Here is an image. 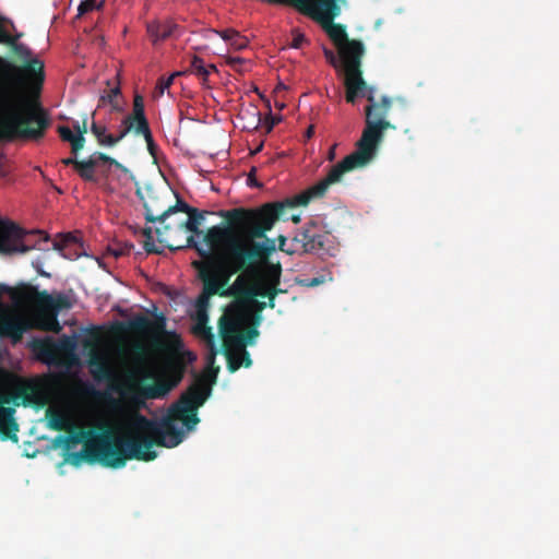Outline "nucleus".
I'll list each match as a JSON object with an SVG mask.
<instances>
[{"instance_id": "1", "label": "nucleus", "mask_w": 559, "mask_h": 559, "mask_svg": "<svg viewBox=\"0 0 559 559\" xmlns=\"http://www.w3.org/2000/svg\"><path fill=\"white\" fill-rule=\"evenodd\" d=\"M217 372L218 368L204 365L202 376L164 416L156 420L147 419L143 415L132 416L123 433L117 436L115 444L108 433L96 435L92 430L73 433L69 439L73 443L85 441L86 455L111 467H121L124 459L151 461L157 456L153 450L155 444L174 448L194 429L199 419L195 414L188 413L201 406L211 395Z\"/></svg>"}, {"instance_id": "2", "label": "nucleus", "mask_w": 559, "mask_h": 559, "mask_svg": "<svg viewBox=\"0 0 559 559\" xmlns=\"http://www.w3.org/2000/svg\"><path fill=\"white\" fill-rule=\"evenodd\" d=\"M205 219L203 212L194 210L188 218L180 223L181 227L193 233L181 248H193L206 258L200 274L203 281V290L189 308L192 320V332L203 344V359L205 366L212 368L215 364L217 347L211 329L207 328L210 297L216 294L240 270L248 257L255 251H269L273 245L269 242L255 243L250 235L225 225L211 227L205 236L206 245H201L197 238L201 235L199 225ZM175 249H180L176 247Z\"/></svg>"}, {"instance_id": "3", "label": "nucleus", "mask_w": 559, "mask_h": 559, "mask_svg": "<svg viewBox=\"0 0 559 559\" xmlns=\"http://www.w3.org/2000/svg\"><path fill=\"white\" fill-rule=\"evenodd\" d=\"M23 33L14 22L0 14V44H7L26 66H16L0 57V136L5 140H37L49 119L37 98L45 81V66L37 53L20 39Z\"/></svg>"}, {"instance_id": "4", "label": "nucleus", "mask_w": 559, "mask_h": 559, "mask_svg": "<svg viewBox=\"0 0 559 559\" xmlns=\"http://www.w3.org/2000/svg\"><path fill=\"white\" fill-rule=\"evenodd\" d=\"M381 103V105L376 103L373 106L366 108V126L357 143L356 151L334 165L321 181L287 201L289 205H307L310 200L324 195L328 188L341 181L345 173L365 166L373 158L384 131L391 127L390 122L386 120L391 106L389 96H383Z\"/></svg>"}, {"instance_id": "5", "label": "nucleus", "mask_w": 559, "mask_h": 559, "mask_svg": "<svg viewBox=\"0 0 559 559\" xmlns=\"http://www.w3.org/2000/svg\"><path fill=\"white\" fill-rule=\"evenodd\" d=\"M265 304H259L255 299L237 300L227 306L221 318V329L224 343L227 347L226 354L229 369L236 371L241 366L249 367L251 359L247 352V345L253 344L258 336V331L251 329L247 335L236 334L253 324L254 314L262 310Z\"/></svg>"}, {"instance_id": "6", "label": "nucleus", "mask_w": 559, "mask_h": 559, "mask_svg": "<svg viewBox=\"0 0 559 559\" xmlns=\"http://www.w3.org/2000/svg\"><path fill=\"white\" fill-rule=\"evenodd\" d=\"M278 2L290 3L300 12L320 23L328 36L337 46L341 57L343 49L356 41L348 40L345 29L333 23L343 8L347 7V0H284Z\"/></svg>"}, {"instance_id": "7", "label": "nucleus", "mask_w": 559, "mask_h": 559, "mask_svg": "<svg viewBox=\"0 0 559 559\" xmlns=\"http://www.w3.org/2000/svg\"><path fill=\"white\" fill-rule=\"evenodd\" d=\"M50 426L72 431L97 425V416L75 399L68 395L57 396L49 405Z\"/></svg>"}, {"instance_id": "8", "label": "nucleus", "mask_w": 559, "mask_h": 559, "mask_svg": "<svg viewBox=\"0 0 559 559\" xmlns=\"http://www.w3.org/2000/svg\"><path fill=\"white\" fill-rule=\"evenodd\" d=\"M281 267L265 263L259 271L239 275L226 294L239 293L247 296H270L274 298V290L280 283Z\"/></svg>"}, {"instance_id": "9", "label": "nucleus", "mask_w": 559, "mask_h": 559, "mask_svg": "<svg viewBox=\"0 0 559 559\" xmlns=\"http://www.w3.org/2000/svg\"><path fill=\"white\" fill-rule=\"evenodd\" d=\"M48 241L49 236L43 230H24L16 224L0 218V251L4 253H24L32 249H41L40 242Z\"/></svg>"}, {"instance_id": "10", "label": "nucleus", "mask_w": 559, "mask_h": 559, "mask_svg": "<svg viewBox=\"0 0 559 559\" xmlns=\"http://www.w3.org/2000/svg\"><path fill=\"white\" fill-rule=\"evenodd\" d=\"M365 47L361 41H355L342 51V61L345 67L346 100L354 104L357 98L365 97L366 82L359 70Z\"/></svg>"}, {"instance_id": "11", "label": "nucleus", "mask_w": 559, "mask_h": 559, "mask_svg": "<svg viewBox=\"0 0 559 559\" xmlns=\"http://www.w3.org/2000/svg\"><path fill=\"white\" fill-rule=\"evenodd\" d=\"M328 235L317 223H309L294 238H281L280 249L288 254L320 253L325 248Z\"/></svg>"}, {"instance_id": "12", "label": "nucleus", "mask_w": 559, "mask_h": 559, "mask_svg": "<svg viewBox=\"0 0 559 559\" xmlns=\"http://www.w3.org/2000/svg\"><path fill=\"white\" fill-rule=\"evenodd\" d=\"M102 160H108V156L95 152L83 160H79L78 156L72 154L71 157L63 158L62 163L67 166L72 165L84 181L98 183L99 177L97 176V167Z\"/></svg>"}, {"instance_id": "13", "label": "nucleus", "mask_w": 559, "mask_h": 559, "mask_svg": "<svg viewBox=\"0 0 559 559\" xmlns=\"http://www.w3.org/2000/svg\"><path fill=\"white\" fill-rule=\"evenodd\" d=\"M285 203L266 204L260 209L252 217L249 225V233L253 236H262L265 230H270L278 219L281 211Z\"/></svg>"}, {"instance_id": "14", "label": "nucleus", "mask_w": 559, "mask_h": 559, "mask_svg": "<svg viewBox=\"0 0 559 559\" xmlns=\"http://www.w3.org/2000/svg\"><path fill=\"white\" fill-rule=\"evenodd\" d=\"M146 32L153 45H157L168 38L179 37L181 32L179 25L171 20H155L146 25Z\"/></svg>"}, {"instance_id": "15", "label": "nucleus", "mask_w": 559, "mask_h": 559, "mask_svg": "<svg viewBox=\"0 0 559 559\" xmlns=\"http://www.w3.org/2000/svg\"><path fill=\"white\" fill-rule=\"evenodd\" d=\"M112 175L120 186L128 187L134 181L132 173L123 165L108 156V160H102L97 167V176L99 180Z\"/></svg>"}, {"instance_id": "16", "label": "nucleus", "mask_w": 559, "mask_h": 559, "mask_svg": "<svg viewBox=\"0 0 559 559\" xmlns=\"http://www.w3.org/2000/svg\"><path fill=\"white\" fill-rule=\"evenodd\" d=\"M52 248L59 254L68 260H75L82 254V246L76 236L72 234L60 235L58 239L52 241Z\"/></svg>"}, {"instance_id": "17", "label": "nucleus", "mask_w": 559, "mask_h": 559, "mask_svg": "<svg viewBox=\"0 0 559 559\" xmlns=\"http://www.w3.org/2000/svg\"><path fill=\"white\" fill-rule=\"evenodd\" d=\"M60 138L71 144L72 154L78 156L79 151L83 148L85 138L80 129L79 122L73 126V129L67 126H60L58 128Z\"/></svg>"}, {"instance_id": "18", "label": "nucleus", "mask_w": 559, "mask_h": 559, "mask_svg": "<svg viewBox=\"0 0 559 559\" xmlns=\"http://www.w3.org/2000/svg\"><path fill=\"white\" fill-rule=\"evenodd\" d=\"M195 210V207H192L190 206L189 204H187L183 200H181L180 198L177 197V203L176 205L169 207L168 210H166L165 212H163L159 216H154L148 210L146 211L145 213V218L146 221L148 222H152V223H155V222H159V223H163L165 222L170 215L181 211V212H186L187 214L193 212Z\"/></svg>"}, {"instance_id": "19", "label": "nucleus", "mask_w": 559, "mask_h": 559, "mask_svg": "<svg viewBox=\"0 0 559 559\" xmlns=\"http://www.w3.org/2000/svg\"><path fill=\"white\" fill-rule=\"evenodd\" d=\"M217 71V68L215 64L210 63L205 64L204 60L198 56H193L190 61V69L189 72L197 75L203 85L206 84L209 75L211 72Z\"/></svg>"}, {"instance_id": "20", "label": "nucleus", "mask_w": 559, "mask_h": 559, "mask_svg": "<svg viewBox=\"0 0 559 559\" xmlns=\"http://www.w3.org/2000/svg\"><path fill=\"white\" fill-rule=\"evenodd\" d=\"M13 415V408L0 407V432L8 437L17 430Z\"/></svg>"}, {"instance_id": "21", "label": "nucleus", "mask_w": 559, "mask_h": 559, "mask_svg": "<svg viewBox=\"0 0 559 559\" xmlns=\"http://www.w3.org/2000/svg\"><path fill=\"white\" fill-rule=\"evenodd\" d=\"M91 131L97 138V141L103 146H114L115 144H109V139H114V135L108 133L107 128L105 126H100L96 122L92 123Z\"/></svg>"}, {"instance_id": "22", "label": "nucleus", "mask_w": 559, "mask_h": 559, "mask_svg": "<svg viewBox=\"0 0 559 559\" xmlns=\"http://www.w3.org/2000/svg\"><path fill=\"white\" fill-rule=\"evenodd\" d=\"M133 129V118L129 115L126 116L120 126L118 135H114V139H109V144H116L121 141L131 130Z\"/></svg>"}, {"instance_id": "23", "label": "nucleus", "mask_w": 559, "mask_h": 559, "mask_svg": "<svg viewBox=\"0 0 559 559\" xmlns=\"http://www.w3.org/2000/svg\"><path fill=\"white\" fill-rule=\"evenodd\" d=\"M136 124H133L134 132L136 134H142L148 144H153V135L148 127V122L146 117L134 119Z\"/></svg>"}, {"instance_id": "24", "label": "nucleus", "mask_w": 559, "mask_h": 559, "mask_svg": "<svg viewBox=\"0 0 559 559\" xmlns=\"http://www.w3.org/2000/svg\"><path fill=\"white\" fill-rule=\"evenodd\" d=\"M119 95H120V87L119 86H115V87L110 88L106 94L102 95L100 99L104 103L110 104L111 107H112V110L120 111L122 109V107L117 102V97Z\"/></svg>"}, {"instance_id": "25", "label": "nucleus", "mask_w": 559, "mask_h": 559, "mask_svg": "<svg viewBox=\"0 0 559 559\" xmlns=\"http://www.w3.org/2000/svg\"><path fill=\"white\" fill-rule=\"evenodd\" d=\"M143 235L145 237L143 248L147 253H159L160 249L156 246L154 238H153V230L151 227L145 228L143 231Z\"/></svg>"}, {"instance_id": "26", "label": "nucleus", "mask_w": 559, "mask_h": 559, "mask_svg": "<svg viewBox=\"0 0 559 559\" xmlns=\"http://www.w3.org/2000/svg\"><path fill=\"white\" fill-rule=\"evenodd\" d=\"M326 281H332L330 272H323L321 275L300 280V284L307 287H314L325 283Z\"/></svg>"}, {"instance_id": "27", "label": "nucleus", "mask_w": 559, "mask_h": 559, "mask_svg": "<svg viewBox=\"0 0 559 559\" xmlns=\"http://www.w3.org/2000/svg\"><path fill=\"white\" fill-rule=\"evenodd\" d=\"M181 72H174L167 78H160L156 85L157 95L162 96L174 83L176 76L180 75Z\"/></svg>"}, {"instance_id": "28", "label": "nucleus", "mask_w": 559, "mask_h": 559, "mask_svg": "<svg viewBox=\"0 0 559 559\" xmlns=\"http://www.w3.org/2000/svg\"><path fill=\"white\" fill-rule=\"evenodd\" d=\"M236 29L229 28L224 31H216L214 28H207L204 31V37L210 38L211 35H218L224 41L229 44L233 39V36Z\"/></svg>"}, {"instance_id": "29", "label": "nucleus", "mask_w": 559, "mask_h": 559, "mask_svg": "<svg viewBox=\"0 0 559 559\" xmlns=\"http://www.w3.org/2000/svg\"><path fill=\"white\" fill-rule=\"evenodd\" d=\"M233 34L234 36L229 45L236 50L245 49L248 46V39L245 36L240 35L238 31H236Z\"/></svg>"}, {"instance_id": "30", "label": "nucleus", "mask_w": 559, "mask_h": 559, "mask_svg": "<svg viewBox=\"0 0 559 559\" xmlns=\"http://www.w3.org/2000/svg\"><path fill=\"white\" fill-rule=\"evenodd\" d=\"M133 116H134V119L146 117L145 110H144L143 98L140 95H135L134 100H133Z\"/></svg>"}, {"instance_id": "31", "label": "nucleus", "mask_w": 559, "mask_h": 559, "mask_svg": "<svg viewBox=\"0 0 559 559\" xmlns=\"http://www.w3.org/2000/svg\"><path fill=\"white\" fill-rule=\"evenodd\" d=\"M13 397L10 388L0 379V404H9Z\"/></svg>"}, {"instance_id": "32", "label": "nucleus", "mask_w": 559, "mask_h": 559, "mask_svg": "<svg viewBox=\"0 0 559 559\" xmlns=\"http://www.w3.org/2000/svg\"><path fill=\"white\" fill-rule=\"evenodd\" d=\"M250 116V122L247 128L257 129L261 123V114L258 110H253L252 112H247Z\"/></svg>"}, {"instance_id": "33", "label": "nucleus", "mask_w": 559, "mask_h": 559, "mask_svg": "<svg viewBox=\"0 0 559 559\" xmlns=\"http://www.w3.org/2000/svg\"><path fill=\"white\" fill-rule=\"evenodd\" d=\"M306 41V37L302 33L295 31L293 33V41L290 44L292 48L298 49L302 46V44Z\"/></svg>"}, {"instance_id": "34", "label": "nucleus", "mask_w": 559, "mask_h": 559, "mask_svg": "<svg viewBox=\"0 0 559 559\" xmlns=\"http://www.w3.org/2000/svg\"><path fill=\"white\" fill-rule=\"evenodd\" d=\"M59 342L63 348H74L75 346L74 336L62 335Z\"/></svg>"}, {"instance_id": "35", "label": "nucleus", "mask_w": 559, "mask_h": 559, "mask_svg": "<svg viewBox=\"0 0 559 559\" xmlns=\"http://www.w3.org/2000/svg\"><path fill=\"white\" fill-rule=\"evenodd\" d=\"M227 63L236 70H240V67L246 63V60L240 57H229Z\"/></svg>"}, {"instance_id": "36", "label": "nucleus", "mask_w": 559, "mask_h": 559, "mask_svg": "<svg viewBox=\"0 0 559 559\" xmlns=\"http://www.w3.org/2000/svg\"><path fill=\"white\" fill-rule=\"evenodd\" d=\"M365 97H367L368 102L370 103L369 106H373L376 104V88L373 86H366Z\"/></svg>"}, {"instance_id": "37", "label": "nucleus", "mask_w": 559, "mask_h": 559, "mask_svg": "<svg viewBox=\"0 0 559 559\" xmlns=\"http://www.w3.org/2000/svg\"><path fill=\"white\" fill-rule=\"evenodd\" d=\"M93 9H94V4H91L90 2L82 1L78 8V12H79V15H83Z\"/></svg>"}, {"instance_id": "38", "label": "nucleus", "mask_w": 559, "mask_h": 559, "mask_svg": "<svg viewBox=\"0 0 559 559\" xmlns=\"http://www.w3.org/2000/svg\"><path fill=\"white\" fill-rule=\"evenodd\" d=\"M145 394H146V396L152 397V399H156V397L164 395V393H160L159 389L154 388V386L146 388Z\"/></svg>"}, {"instance_id": "39", "label": "nucleus", "mask_w": 559, "mask_h": 559, "mask_svg": "<svg viewBox=\"0 0 559 559\" xmlns=\"http://www.w3.org/2000/svg\"><path fill=\"white\" fill-rule=\"evenodd\" d=\"M324 56L332 66L335 67L337 64V62H338L337 57L335 56V53L332 50L324 49Z\"/></svg>"}, {"instance_id": "40", "label": "nucleus", "mask_w": 559, "mask_h": 559, "mask_svg": "<svg viewBox=\"0 0 559 559\" xmlns=\"http://www.w3.org/2000/svg\"><path fill=\"white\" fill-rule=\"evenodd\" d=\"M40 264H41V263H40V261H38V260L33 262V265L35 266V269L37 270V272H38L39 274H41V275H44V276L49 277V276H50V274H48V273L44 272L43 270H40V267H39V266H40Z\"/></svg>"}, {"instance_id": "41", "label": "nucleus", "mask_w": 559, "mask_h": 559, "mask_svg": "<svg viewBox=\"0 0 559 559\" xmlns=\"http://www.w3.org/2000/svg\"><path fill=\"white\" fill-rule=\"evenodd\" d=\"M335 148H336V144H334V145L330 148V151H329L328 158H329L330 160H333V159H334V157H335Z\"/></svg>"}, {"instance_id": "42", "label": "nucleus", "mask_w": 559, "mask_h": 559, "mask_svg": "<svg viewBox=\"0 0 559 559\" xmlns=\"http://www.w3.org/2000/svg\"><path fill=\"white\" fill-rule=\"evenodd\" d=\"M84 2H90L91 4H94V9H98L102 5V2L97 4L96 0H85Z\"/></svg>"}, {"instance_id": "43", "label": "nucleus", "mask_w": 559, "mask_h": 559, "mask_svg": "<svg viewBox=\"0 0 559 559\" xmlns=\"http://www.w3.org/2000/svg\"><path fill=\"white\" fill-rule=\"evenodd\" d=\"M248 182L250 186L260 187V185L254 179H251V177H248Z\"/></svg>"}, {"instance_id": "44", "label": "nucleus", "mask_w": 559, "mask_h": 559, "mask_svg": "<svg viewBox=\"0 0 559 559\" xmlns=\"http://www.w3.org/2000/svg\"><path fill=\"white\" fill-rule=\"evenodd\" d=\"M147 147H148L150 152L153 154L154 143H153V144H148V143H147Z\"/></svg>"}, {"instance_id": "45", "label": "nucleus", "mask_w": 559, "mask_h": 559, "mask_svg": "<svg viewBox=\"0 0 559 559\" xmlns=\"http://www.w3.org/2000/svg\"><path fill=\"white\" fill-rule=\"evenodd\" d=\"M312 134V128H309V130L307 131V136H311Z\"/></svg>"}, {"instance_id": "46", "label": "nucleus", "mask_w": 559, "mask_h": 559, "mask_svg": "<svg viewBox=\"0 0 559 559\" xmlns=\"http://www.w3.org/2000/svg\"><path fill=\"white\" fill-rule=\"evenodd\" d=\"M273 126H274V123H271L270 127L267 128V130L270 131L271 129H273Z\"/></svg>"}, {"instance_id": "47", "label": "nucleus", "mask_w": 559, "mask_h": 559, "mask_svg": "<svg viewBox=\"0 0 559 559\" xmlns=\"http://www.w3.org/2000/svg\"><path fill=\"white\" fill-rule=\"evenodd\" d=\"M0 40H2V38H0Z\"/></svg>"}]
</instances>
